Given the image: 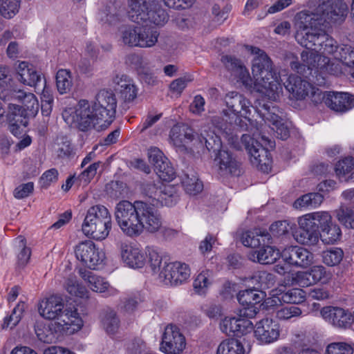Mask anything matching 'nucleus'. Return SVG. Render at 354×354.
<instances>
[{"instance_id": "obj_1", "label": "nucleus", "mask_w": 354, "mask_h": 354, "mask_svg": "<svg viewBox=\"0 0 354 354\" xmlns=\"http://www.w3.org/2000/svg\"><path fill=\"white\" fill-rule=\"evenodd\" d=\"M160 183L153 181L144 182L141 185L143 196L149 201H128L119 202L115 209V221L121 230L128 236H140L145 230L149 233H156L162 225V216L156 208L159 194L161 193Z\"/></svg>"}, {"instance_id": "obj_2", "label": "nucleus", "mask_w": 354, "mask_h": 354, "mask_svg": "<svg viewBox=\"0 0 354 354\" xmlns=\"http://www.w3.org/2000/svg\"><path fill=\"white\" fill-rule=\"evenodd\" d=\"M117 108V99L112 91L100 90L90 103L80 100L75 108V117L82 131L92 128L97 130L107 128L113 121Z\"/></svg>"}, {"instance_id": "obj_3", "label": "nucleus", "mask_w": 354, "mask_h": 354, "mask_svg": "<svg viewBox=\"0 0 354 354\" xmlns=\"http://www.w3.org/2000/svg\"><path fill=\"white\" fill-rule=\"evenodd\" d=\"M246 48L254 55L252 61V72L255 79L257 89L268 95L275 97V94L281 88L277 73L273 69L272 62L265 51L252 46Z\"/></svg>"}, {"instance_id": "obj_4", "label": "nucleus", "mask_w": 354, "mask_h": 354, "mask_svg": "<svg viewBox=\"0 0 354 354\" xmlns=\"http://www.w3.org/2000/svg\"><path fill=\"white\" fill-rule=\"evenodd\" d=\"M224 100L227 109H223L222 114L226 123L221 125L220 129L226 134L229 143L236 148L239 137L234 131L239 127L241 117L248 118L250 102L242 94L234 91L227 93Z\"/></svg>"}, {"instance_id": "obj_5", "label": "nucleus", "mask_w": 354, "mask_h": 354, "mask_svg": "<svg viewBox=\"0 0 354 354\" xmlns=\"http://www.w3.org/2000/svg\"><path fill=\"white\" fill-rule=\"evenodd\" d=\"M40 315L47 319H57L66 326L80 329L83 322L75 307H64L63 299L56 295L43 300L39 307Z\"/></svg>"}, {"instance_id": "obj_6", "label": "nucleus", "mask_w": 354, "mask_h": 354, "mask_svg": "<svg viewBox=\"0 0 354 354\" xmlns=\"http://www.w3.org/2000/svg\"><path fill=\"white\" fill-rule=\"evenodd\" d=\"M129 19L134 23H149L163 26L169 21V14L162 6L151 0H129Z\"/></svg>"}, {"instance_id": "obj_7", "label": "nucleus", "mask_w": 354, "mask_h": 354, "mask_svg": "<svg viewBox=\"0 0 354 354\" xmlns=\"http://www.w3.org/2000/svg\"><path fill=\"white\" fill-rule=\"evenodd\" d=\"M83 233L95 240H103L111 229V216L108 209L101 205L91 207L84 218Z\"/></svg>"}, {"instance_id": "obj_8", "label": "nucleus", "mask_w": 354, "mask_h": 354, "mask_svg": "<svg viewBox=\"0 0 354 354\" xmlns=\"http://www.w3.org/2000/svg\"><path fill=\"white\" fill-rule=\"evenodd\" d=\"M241 141L245 143V148L250 155L251 162L259 169L268 171L270 169V153L266 147H274V142L263 132L254 133L252 137L243 134L241 136Z\"/></svg>"}, {"instance_id": "obj_9", "label": "nucleus", "mask_w": 354, "mask_h": 354, "mask_svg": "<svg viewBox=\"0 0 354 354\" xmlns=\"http://www.w3.org/2000/svg\"><path fill=\"white\" fill-rule=\"evenodd\" d=\"M283 84L286 90L297 100L310 97L313 102H320L321 91L298 75H290Z\"/></svg>"}, {"instance_id": "obj_10", "label": "nucleus", "mask_w": 354, "mask_h": 354, "mask_svg": "<svg viewBox=\"0 0 354 354\" xmlns=\"http://www.w3.org/2000/svg\"><path fill=\"white\" fill-rule=\"evenodd\" d=\"M301 63L298 60L291 61L290 66L297 73L304 75L307 71L320 69L322 71H329L330 59L322 55L319 52L304 50L301 53Z\"/></svg>"}, {"instance_id": "obj_11", "label": "nucleus", "mask_w": 354, "mask_h": 354, "mask_svg": "<svg viewBox=\"0 0 354 354\" xmlns=\"http://www.w3.org/2000/svg\"><path fill=\"white\" fill-rule=\"evenodd\" d=\"M76 258L90 269H95L105 259V254L92 241L79 243L75 248Z\"/></svg>"}, {"instance_id": "obj_12", "label": "nucleus", "mask_w": 354, "mask_h": 354, "mask_svg": "<svg viewBox=\"0 0 354 354\" xmlns=\"http://www.w3.org/2000/svg\"><path fill=\"white\" fill-rule=\"evenodd\" d=\"M346 5L339 0H318L317 11L322 25L342 22L346 15Z\"/></svg>"}, {"instance_id": "obj_13", "label": "nucleus", "mask_w": 354, "mask_h": 354, "mask_svg": "<svg viewBox=\"0 0 354 354\" xmlns=\"http://www.w3.org/2000/svg\"><path fill=\"white\" fill-rule=\"evenodd\" d=\"M77 330L66 326V324L59 322H51L48 326L43 323H37L35 326L38 339L46 344L56 343L63 335L71 334Z\"/></svg>"}, {"instance_id": "obj_14", "label": "nucleus", "mask_w": 354, "mask_h": 354, "mask_svg": "<svg viewBox=\"0 0 354 354\" xmlns=\"http://www.w3.org/2000/svg\"><path fill=\"white\" fill-rule=\"evenodd\" d=\"M185 346V337L179 328L173 324L167 325L162 336L160 351L165 354H181Z\"/></svg>"}, {"instance_id": "obj_15", "label": "nucleus", "mask_w": 354, "mask_h": 354, "mask_svg": "<svg viewBox=\"0 0 354 354\" xmlns=\"http://www.w3.org/2000/svg\"><path fill=\"white\" fill-rule=\"evenodd\" d=\"M190 276L188 266L180 262H164L159 277L166 285L176 286L182 283Z\"/></svg>"}, {"instance_id": "obj_16", "label": "nucleus", "mask_w": 354, "mask_h": 354, "mask_svg": "<svg viewBox=\"0 0 354 354\" xmlns=\"http://www.w3.org/2000/svg\"><path fill=\"white\" fill-rule=\"evenodd\" d=\"M148 157L149 162L153 165L154 171L160 179L165 181L172 180L176 172L168 158L157 147H152L149 150Z\"/></svg>"}, {"instance_id": "obj_17", "label": "nucleus", "mask_w": 354, "mask_h": 354, "mask_svg": "<svg viewBox=\"0 0 354 354\" xmlns=\"http://www.w3.org/2000/svg\"><path fill=\"white\" fill-rule=\"evenodd\" d=\"M335 112L344 113L354 107V96L348 93L321 91L320 102Z\"/></svg>"}, {"instance_id": "obj_18", "label": "nucleus", "mask_w": 354, "mask_h": 354, "mask_svg": "<svg viewBox=\"0 0 354 354\" xmlns=\"http://www.w3.org/2000/svg\"><path fill=\"white\" fill-rule=\"evenodd\" d=\"M266 295L263 291L256 288H249L239 291L237 299L244 309L241 310V316L252 318L255 316L258 308L256 304L261 303Z\"/></svg>"}, {"instance_id": "obj_19", "label": "nucleus", "mask_w": 354, "mask_h": 354, "mask_svg": "<svg viewBox=\"0 0 354 354\" xmlns=\"http://www.w3.org/2000/svg\"><path fill=\"white\" fill-rule=\"evenodd\" d=\"M324 320L338 328H348L351 326V312L339 307L326 306L320 311Z\"/></svg>"}, {"instance_id": "obj_20", "label": "nucleus", "mask_w": 354, "mask_h": 354, "mask_svg": "<svg viewBox=\"0 0 354 354\" xmlns=\"http://www.w3.org/2000/svg\"><path fill=\"white\" fill-rule=\"evenodd\" d=\"M282 259L289 266L307 267L313 262V254L306 248L289 246L281 253Z\"/></svg>"}, {"instance_id": "obj_21", "label": "nucleus", "mask_w": 354, "mask_h": 354, "mask_svg": "<svg viewBox=\"0 0 354 354\" xmlns=\"http://www.w3.org/2000/svg\"><path fill=\"white\" fill-rule=\"evenodd\" d=\"M254 333L256 338L261 343L271 344L279 337V325L272 319L264 318L257 322Z\"/></svg>"}, {"instance_id": "obj_22", "label": "nucleus", "mask_w": 354, "mask_h": 354, "mask_svg": "<svg viewBox=\"0 0 354 354\" xmlns=\"http://www.w3.org/2000/svg\"><path fill=\"white\" fill-rule=\"evenodd\" d=\"M299 228L294 234L295 240L303 245H315L319 239V231L317 230L315 223L308 218L306 214L299 218Z\"/></svg>"}, {"instance_id": "obj_23", "label": "nucleus", "mask_w": 354, "mask_h": 354, "mask_svg": "<svg viewBox=\"0 0 354 354\" xmlns=\"http://www.w3.org/2000/svg\"><path fill=\"white\" fill-rule=\"evenodd\" d=\"M215 154V161L218 165L219 174L221 176H239L241 175V163L230 151L222 149Z\"/></svg>"}, {"instance_id": "obj_24", "label": "nucleus", "mask_w": 354, "mask_h": 354, "mask_svg": "<svg viewBox=\"0 0 354 354\" xmlns=\"http://www.w3.org/2000/svg\"><path fill=\"white\" fill-rule=\"evenodd\" d=\"M80 276L87 283L88 286L94 292L105 293L106 297L113 296L118 294V290L111 286L104 278L96 275L93 272L84 268L79 270Z\"/></svg>"}, {"instance_id": "obj_25", "label": "nucleus", "mask_w": 354, "mask_h": 354, "mask_svg": "<svg viewBox=\"0 0 354 354\" xmlns=\"http://www.w3.org/2000/svg\"><path fill=\"white\" fill-rule=\"evenodd\" d=\"M16 71L17 80L25 85L37 88L44 82L41 74L32 64L27 62H19L16 67Z\"/></svg>"}, {"instance_id": "obj_26", "label": "nucleus", "mask_w": 354, "mask_h": 354, "mask_svg": "<svg viewBox=\"0 0 354 354\" xmlns=\"http://www.w3.org/2000/svg\"><path fill=\"white\" fill-rule=\"evenodd\" d=\"M296 32H306L317 29L318 26L322 25V19L319 12L315 9V12L304 10L297 13L295 17Z\"/></svg>"}, {"instance_id": "obj_27", "label": "nucleus", "mask_w": 354, "mask_h": 354, "mask_svg": "<svg viewBox=\"0 0 354 354\" xmlns=\"http://www.w3.org/2000/svg\"><path fill=\"white\" fill-rule=\"evenodd\" d=\"M325 32L315 29L306 32H296L295 39L301 46L315 52L322 50Z\"/></svg>"}, {"instance_id": "obj_28", "label": "nucleus", "mask_w": 354, "mask_h": 354, "mask_svg": "<svg viewBox=\"0 0 354 354\" xmlns=\"http://www.w3.org/2000/svg\"><path fill=\"white\" fill-rule=\"evenodd\" d=\"M17 100L22 103L20 108L25 116L32 118L39 111V104L36 96L32 93H26L21 90H17L13 94L12 100Z\"/></svg>"}, {"instance_id": "obj_29", "label": "nucleus", "mask_w": 354, "mask_h": 354, "mask_svg": "<svg viewBox=\"0 0 354 354\" xmlns=\"http://www.w3.org/2000/svg\"><path fill=\"white\" fill-rule=\"evenodd\" d=\"M279 257V250L268 244L262 245L259 250H252L248 254V257L250 261L261 264L274 263Z\"/></svg>"}, {"instance_id": "obj_30", "label": "nucleus", "mask_w": 354, "mask_h": 354, "mask_svg": "<svg viewBox=\"0 0 354 354\" xmlns=\"http://www.w3.org/2000/svg\"><path fill=\"white\" fill-rule=\"evenodd\" d=\"M169 139L171 143L179 149H183L190 141H195L193 130L185 124L174 125L170 130Z\"/></svg>"}, {"instance_id": "obj_31", "label": "nucleus", "mask_w": 354, "mask_h": 354, "mask_svg": "<svg viewBox=\"0 0 354 354\" xmlns=\"http://www.w3.org/2000/svg\"><path fill=\"white\" fill-rule=\"evenodd\" d=\"M114 82L119 86L121 98L126 103L133 102L138 95V88L133 80L126 75H117Z\"/></svg>"}, {"instance_id": "obj_32", "label": "nucleus", "mask_w": 354, "mask_h": 354, "mask_svg": "<svg viewBox=\"0 0 354 354\" xmlns=\"http://www.w3.org/2000/svg\"><path fill=\"white\" fill-rule=\"evenodd\" d=\"M195 142L208 151H212L216 153L223 148L221 138L217 136L214 131L207 129L206 128L201 130L200 134L195 138Z\"/></svg>"}, {"instance_id": "obj_33", "label": "nucleus", "mask_w": 354, "mask_h": 354, "mask_svg": "<svg viewBox=\"0 0 354 354\" xmlns=\"http://www.w3.org/2000/svg\"><path fill=\"white\" fill-rule=\"evenodd\" d=\"M121 256L123 261L132 268H142L146 263L145 254L140 249L131 245L122 247Z\"/></svg>"}, {"instance_id": "obj_34", "label": "nucleus", "mask_w": 354, "mask_h": 354, "mask_svg": "<svg viewBox=\"0 0 354 354\" xmlns=\"http://www.w3.org/2000/svg\"><path fill=\"white\" fill-rule=\"evenodd\" d=\"M271 235L266 230L257 229L247 231L242 234L241 242L247 247L259 248L261 245L270 243Z\"/></svg>"}, {"instance_id": "obj_35", "label": "nucleus", "mask_w": 354, "mask_h": 354, "mask_svg": "<svg viewBox=\"0 0 354 354\" xmlns=\"http://www.w3.org/2000/svg\"><path fill=\"white\" fill-rule=\"evenodd\" d=\"M221 62L227 71L243 83L247 82L249 78V72L241 59L232 55H223L221 57Z\"/></svg>"}, {"instance_id": "obj_36", "label": "nucleus", "mask_w": 354, "mask_h": 354, "mask_svg": "<svg viewBox=\"0 0 354 354\" xmlns=\"http://www.w3.org/2000/svg\"><path fill=\"white\" fill-rule=\"evenodd\" d=\"M12 81L9 66L0 64V99L4 102L12 101L17 91L11 88Z\"/></svg>"}, {"instance_id": "obj_37", "label": "nucleus", "mask_w": 354, "mask_h": 354, "mask_svg": "<svg viewBox=\"0 0 354 354\" xmlns=\"http://www.w3.org/2000/svg\"><path fill=\"white\" fill-rule=\"evenodd\" d=\"M136 46L142 48H151L158 42L159 32L151 27L138 26Z\"/></svg>"}, {"instance_id": "obj_38", "label": "nucleus", "mask_w": 354, "mask_h": 354, "mask_svg": "<svg viewBox=\"0 0 354 354\" xmlns=\"http://www.w3.org/2000/svg\"><path fill=\"white\" fill-rule=\"evenodd\" d=\"M334 57L350 68L351 79L354 82V48L345 44L339 45Z\"/></svg>"}, {"instance_id": "obj_39", "label": "nucleus", "mask_w": 354, "mask_h": 354, "mask_svg": "<svg viewBox=\"0 0 354 354\" xmlns=\"http://www.w3.org/2000/svg\"><path fill=\"white\" fill-rule=\"evenodd\" d=\"M161 193L159 194L156 207L167 206L171 207L174 205L178 200V195L176 192V188L169 185H160Z\"/></svg>"}, {"instance_id": "obj_40", "label": "nucleus", "mask_w": 354, "mask_h": 354, "mask_svg": "<svg viewBox=\"0 0 354 354\" xmlns=\"http://www.w3.org/2000/svg\"><path fill=\"white\" fill-rule=\"evenodd\" d=\"M102 325L106 333H116L120 326V320L116 313L111 309L104 310L102 315Z\"/></svg>"}, {"instance_id": "obj_41", "label": "nucleus", "mask_w": 354, "mask_h": 354, "mask_svg": "<svg viewBox=\"0 0 354 354\" xmlns=\"http://www.w3.org/2000/svg\"><path fill=\"white\" fill-rule=\"evenodd\" d=\"M182 184L185 191L189 195H196L203 188V185L198 177L191 171L190 174H184L182 177Z\"/></svg>"}, {"instance_id": "obj_42", "label": "nucleus", "mask_w": 354, "mask_h": 354, "mask_svg": "<svg viewBox=\"0 0 354 354\" xmlns=\"http://www.w3.org/2000/svg\"><path fill=\"white\" fill-rule=\"evenodd\" d=\"M216 354H245V351L240 341L227 339L219 344Z\"/></svg>"}, {"instance_id": "obj_43", "label": "nucleus", "mask_w": 354, "mask_h": 354, "mask_svg": "<svg viewBox=\"0 0 354 354\" xmlns=\"http://www.w3.org/2000/svg\"><path fill=\"white\" fill-rule=\"evenodd\" d=\"M6 118L8 122L22 124L24 127H26L28 124L29 118L25 116L20 106L12 103H9L8 104Z\"/></svg>"}, {"instance_id": "obj_44", "label": "nucleus", "mask_w": 354, "mask_h": 354, "mask_svg": "<svg viewBox=\"0 0 354 354\" xmlns=\"http://www.w3.org/2000/svg\"><path fill=\"white\" fill-rule=\"evenodd\" d=\"M279 112V109L273 106L271 102L269 104H263L261 106V109L258 111L263 120L266 122H269V125L271 124L272 127L282 121L278 114Z\"/></svg>"}, {"instance_id": "obj_45", "label": "nucleus", "mask_w": 354, "mask_h": 354, "mask_svg": "<svg viewBox=\"0 0 354 354\" xmlns=\"http://www.w3.org/2000/svg\"><path fill=\"white\" fill-rule=\"evenodd\" d=\"M138 26L127 25L120 28L119 35L122 42L129 47H136Z\"/></svg>"}, {"instance_id": "obj_46", "label": "nucleus", "mask_w": 354, "mask_h": 354, "mask_svg": "<svg viewBox=\"0 0 354 354\" xmlns=\"http://www.w3.org/2000/svg\"><path fill=\"white\" fill-rule=\"evenodd\" d=\"M56 86L60 94L69 92L73 86L71 73L69 70L59 69L56 74Z\"/></svg>"}, {"instance_id": "obj_47", "label": "nucleus", "mask_w": 354, "mask_h": 354, "mask_svg": "<svg viewBox=\"0 0 354 354\" xmlns=\"http://www.w3.org/2000/svg\"><path fill=\"white\" fill-rule=\"evenodd\" d=\"M20 6L21 0H0V15L10 19L17 15Z\"/></svg>"}, {"instance_id": "obj_48", "label": "nucleus", "mask_w": 354, "mask_h": 354, "mask_svg": "<svg viewBox=\"0 0 354 354\" xmlns=\"http://www.w3.org/2000/svg\"><path fill=\"white\" fill-rule=\"evenodd\" d=\"M336 217L347 228L354 229V207L341 205L335 210Z\"/></svg>"}, {"instance_id": "obj_49", "label": "nucleus", "mask_w": 354, "mask_h": 354, "mask_svg": "<svg viewBox=\"0 0 354 354\" xmlns=\"http://www.w3.org/2000/svg\"><path fill=\"white\" fill-rule=\"evenodd\" d=\"M342 231L338 225L330 224L328 227L319 232V238L325 244H334L341 237Z\"/></svg>"}, {"instance_id": "obj_50", "label": "nucleus", "mask_w": 354, "mask_h": 354, "mask_svg": "<svg viewBox=\"0 0 354 354\" xmlns=\"http://www.w3.org/2000/svg\"><path fill=\"white\" fill-rule=\"evenodd\" d=\"M306 216L310 221L315 223L317 230L322 232L324 229L328 227L330 224H333L332 217L328 212H315L306 214Z\"/></svg>"}, {"instance_id": "obj_51", "label": "nucleus", "mask_w": 354, "mask_h": 354, "mask_svg": "<svg viewBox=\"0 0 354 354\" xmlns=\"http://www.w3.org/2000/svg\"><path fill=\"white\" fill-rule=\"evenodd\" d=\"M212 272L205 270L202 271L194 279L193 287L194 290L198 295L206 293L208 286L211 284Z\"/></svg>"}, {"instance_id": "obj_52", "label": "nucleus", "mask_w": 354, "mask_h": 354, "mask_svg": "<svg viewBox=\"0 0 354 354\" xmlns=\"http://www.w3.org/2000/svg\"><path fill=\"white\" fill-rule=\"evenodd\" d=\"M123 12L117 10L114 4L110 3L105 10L100 13V19L105 24L113 25L120 21Z\"/></svg>"}, {"instance_id": "obj_53", "label": "nucleus", "mask_w": 354, "mask_h": 354, "mask_svg": "<svg viewBox=\"0 0 354 354\" xmlns=\"http://www.w3.org/2000/svg\"><path fill=\"white\" fill-rule=\"evenodd\" d=\"M65 288L66 291L71 295L78 297L80 298L88 297V290L86 288L81 285L75 277H68L65 283Z\"/></svg>"}, {"instance_id": "obj_54", "label": "nucleus", "mask_w": 354, "mask_h": 354, "mask_svg": "<svg viewBox=\"0 0 354 354\" xmlns=\"http://www.w3.org/2000/svg\"><path fill=\"white\" fill-rule=\"evenodd\" d=\"M305 299V292L300 288H292L280 295L279 300L288 304H300Z\"/></svg>"}, {"instance_id": "obj_55", "label": "nucleus", "mask_w": 354, "mask_h": 354, "mask_svg": "<svg viewBox=\"0 0 354 354\" xmlns=\"http://www.w3.org/2000/svg\"><path fill=\"white\" fill-rule=\"evenodd\" d=\"M343 257V250L337 248L324 251L322 254L323 262L328 266L338 265Z\"/></svg>"}, {"instance_id": "obj_56", "label": "nucleus", "mask_w": 354, "mask_h": 354, "mask_svg": "<svg viewBox=\"0 0 354 354\" xmlns=\"http://www.w3.org/2000/svg\"><path fill=\"white\" fill-rule=\"evenodd\" d=\"M354 168V158L347 157L339 161L335 167L336 175L342 179L346 174H349Z\"/></svg>"}, {"instance_id": "obj_57", "label": "nucleus", "mask_w": 354, "mask_h": 354, "mask_svg": "<svg viewBox=\"0 0 354 354\" xmlns=\"http://www.w3.org/2000/svg\"><path fill=\"white\" fill-rule=\"evenodd\" d=\"M302 313L301 310L295 306L281 308L276 312V317L280 320H288L292 317H299Z\"/></svg>"}, {"instance_id": "obj_58", "label": "nucleus", "mask_w": 354, "mask_h": 354, "mask_svg": "<svg viewBox=\"0 0 354 354\" xmlns=\"http://www.w3.org/2000/svg\"><path fill=\"white\" fill-rule=\"evenodd\" d=\"M24 312V304L20 305L18 304L16 307L12 310V314L5 317L3 327L5 328H12L19 322L22 313Z\"/></svg>"}, {"instance_id": "obj_59", "label": "nucleus", "mask_w": 354, "mask_h": 354, "mask_svg": "<svg viewBox=\"0 0 354 354\" xmlns=\"http://www.w3.org/2000/svg\"><path fill=\"white\" fill-rule=\"evenodd\" d=\"M19 240V247L21 249L17 255V265L19 267L24 268L26 266L30 258L31 250L30 248L26 246V240L21 236L17 238Z\"/></svg>"}, {"instance_id": "obj_60", "label": "nucleus", "mask_w": 354, "mask_h": 354, "mask_svg": "<svg viewBox=\"0 0 354 354\" xmlns=\"http://www.w3.org/2000/svg\"><path fill=\"white\" fill-rule=\"evenodd\" d=\"M353 349L351 345L344 342H335L326 348V354H353Z\"/></svg>"}, {"instance_id": "obj_61", "label": "nucleus", "mask_w": 354, "mask_h": 354, "mask_svg": "<svg viewBox=\"0 0 354 354\" xmlns=\"http://www.w3.org/2000/svg\"><path fill=\"white\" fill-rule=\"evenodd\" d=\"M248 317L241 316L238 317L237 327L235 329L236 337H241L253 329V324Z\"/></svg>"}, {"instance_id": "obj_62", "label": "nucleus", "mask_w": 354, "mask_h": 354, "mask_svg": "<svg viewBox=\"0 0 354 354\" xmlns=\"http://www.w3.org/2000/svg\"><path fill=\"white\" fill-rule=\"evenodd\" d=\"M238 317H225L220 324L221 331L228 336L235 335V329L237 327Z\"/></svg>"}, {"instance_id": "obj_63", "label": "nucleus", "mask_w": 354, "mask_h": 354, "mask_svg": "<svg viewBox=\"0 0 354 354\" xmlns=\"http://www.w3.org/2000/svg\"><path fill=\"white\" fill-rule=\"evenodd\" d=\"M149 262L150 267L154 273H160L162 270V256L154 249L149 250Z\"/></svg>"}, {"instance_id": "obj_64", "label": "nucleus", "mask_w": 354, "mask_h": 354, "mask_svg": "<svg viewBox=\"0 0 354 354\" xmlns=\"http://www.w3.org/2000/svg\"><path fill=\"white\" fill-rule=\"evenodd\" d=\"M292 283L301 287H308L313 285L308 271L297 272L292 277Z\"/></svg>"}]
</instances>
